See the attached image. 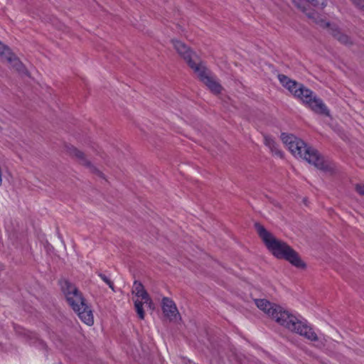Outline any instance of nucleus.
<instances>
[{
  "label": "nucleus",
  "mask_w": 364,
  "mask_h": 364,
  "mask_svg": "<svg viewBox=\"0 0 364 364\" xmlns=\"http://www.w3.org/2000/svg\"><path fill=\"white\" fill-rule=\"evenodd\" d=\"M255 303L258 309L274 319L279 325L304 336L311 341L318 340L312 328L300 317L284 309L282 306L270 303L266 299H255Z\"/></svg>",
  "instance_id": "1"
},
{
  "label": "nucleus",
  "mask_w": 364,
  "mask_h": 364,
  "mask_svg": "<svg viewBox=\"0 0 364 364\" xmlns=\"http://www.w3.org/2000/svg\"><path fill=\"white\" fill-rule=\"evenodd\" d=\"M280 139L286 148L296 159L306 161L318 169L327 171L329 164L314 148L292 134L282 133Z\"/></svg>",
  "instance_id": "2"
},
{
  "label": "nucleus",
  "mask_w": 364,
  "mask_h": 364,
  "mask_svg": "<svg viewBox=\"0 0 364 364\" xmlns=\"http://www.w3.org/2000/svg\"><path fill=\"white\" fill-rule=\"evenodd\" d=\"M257 232L268 250L277 258L284 259L298 268H304L305 264L299 255L286 242L276 238L259 224L255 225Z\"/></svg>",
  "instance_id": "3"
},
{
  "label": "nucleus",
  "mask_w": 364,
  "mask_h": 364,
  "mask_svg": "<svg viewBox=\"0 0 364 364\" xmlns=\"http://www.w3.org/2000/svg\"><path fill=\"white\" fill-rule=\"evenodd\" d=\"M61 290L67 302L77 313L79 318L86 325L91 326L94 323V316L90 306L85 301L81 292L72 283L67 280L60 282Z\"/></svg>",
  "instance_id": "4"
},
{
  "label": "nucleus",
  "mask_w": 364,
  "mask_h": 364,
  "mask_svg": "<svg viewBox=\"0 0 364 364\" xmlns=\"http://www.w3.org/2000/svg\"><path fill=\"white\" fill-rule=\"evenodd\" d=\"M278 79L285 88L296 97L300 99L312 111L319 114H328L327 107L323 101L316 97L311 90L284 75H279Z\"/></svg>",
  "instance_id": "5"
},
{
  "label": "nucleus",
  "mask_w": 364,
  "mask_h": 364,
  "mask_svg": "<svg viewBox=\"0 0 364 364\" xmlns=\"http://www.w3.org/2000/svg\"><path fill=\"white\" fill-rule=\"evenodd\" d=\"M299 1V0H293L294 4L298 9L304 12L309 18L313 19V21L318 26L322 28H327L329 33L339 42L345 45H348L352 43L350 38L346 33H343L336 23L326 21L317 12H307L305 6L300 4Z\"/></svg>",
  "instance_id": "6"
},
{
  "label": "nucleus",
  "mask_w": 364,
  "mask_h": 364,
  "mask_svg": "<svg viewBox=\"0 0 364 364\" xmlns=\"http://www.w3.org/2000/svg\"><path fill=\"white\" fill-rule=\"evenodd\" d=\"M132 294L134 295L133 301L136 311L141 319L144 318L143 305L145 304L150 309H154L153 302L141 282L135 281L132 287Z\"/></svg>",
  "instance_id": "7"
},
{
  "label": "nucleus",
  "mask_w": 364,
  "mask_h": 364,
  "mask_svg": "<svg viewBox=\"0 0 364 364\" xmlns=\"http://www.w3.org/2000/svg\"><path fill=\"white\" fill-rule=\"evenodd\" d=\"M171 42L176 52L184 59L193 70L202 64L196 58L195 53L185 43L177 40H172Z\"/></svg>",
  "instance_id": "8"
},
{
  "label": "nucleus",
  "mask_w": 364,
  "mask_h": 364,
  "mask_svg": "<svg viewBox=\"0 0 364 364\" xmlns=\"http://www.w3.org/2000/svg\"><path fill=\"white\" fill-rule=\"evenodd\" d=\"M194 73L198 75L200 80L215 94H218L222 90L221 85L210 74L202 63L199 65L195 70Z\"/></svg>",
  "instance_id": "9"
},
{
  "label": "nucleus",
  "mask_w": 364,
  "mask_h": 364,
  "mask_svg": "<svg viewBox=\"0 0 364 364\" xmlns=\"http://www.w3.org/2000/svg\"><path fill=\"white\" fill-rule=\"evenodd\" d=\"M162 310L164 316L170 321L176 322L181 320V315L176 304L168 297L162 299Z\"/></svg>",
  "instance_id": "10"
},
{
  "label": "nucleus",
  "mask_w": 364,
  "mask_h": 364,
  "mask_svg": "<svg viewBox=\"0 0 364 364\" xmlns=\"http://www.w3.org/2000/svg\"><path fill=\"white\" fill-rule=\"evenodd\" d=\"M0 56L4 58L12 68L16 69L18 71H22L23 70V66L22 63L18 60V58L11 52L9 48L4 45L0 41Z\"/></svg>",
  "instance_id": "11"
},
{
  "label": "nucleus",
  "mask_w": 364,
  "mask_h": 364,
  "mask_svg": "<svg viewBox=\"0 0 364 364\" xmlns=\"http://www.w3.org/2000/svg\"><path fill=\"white\" fill-rule=\"evenodd\" d=\"M67 152L70 154V156L75 158L79 161L80 163L85 166H89L90 162L87 160L85 156L84 153L81 151L78 150L75 146H70L67 147Z\"/></svg>",
  "instance_id": "12"
},
{
  "label": "nucleus",
  "mask_w": 364,
  "mask_h": 364,
  "mask_svg": "<svg viewBox=\"0 0 364 364\" xmlns=\"http://www.w3.org/2000/svg\"><path fill=\"white\" fill-rule=\"evenodd\" d=\"M264 144L273 154L281 158L283 156V151L279 149L278 144L273 139L266 136L264 138Z\"/></svg>",
  "instance_id": "13"
},
{
  "label": "nucleus",
  "mask_w": 364,
  "mask_h": 364,
  "mask_svg": "<svg viewBox=\"0 0 364 364\" xmlns=\"http://www.w3.org/2000/svg\"><path fill=\"white\" fill-rule=\"evenodd\" d=\"M312 6L323 8L326 5V0H306Z\"/></svg>",
  "instance_id": "14"
},
{
  "label": "nucleus",
  "mask_w": 364,
  "mask_h": 364,
  "mask_svg": "<svg viewBox=\"0 0 364 364\" xmlns=\"http://www.w3.org/2000/svg\"><path fill=\"white\" fill-rule=\"evenodd\" d=\"M98 276L102 279L103 282H105L112 289H114V284L111 279L107 277L105 274L99 273Z\"/></svg>",
  "instance_id": "15"
},
{
  "label": "nucleus",
  "mask_w": 364,
  "mask_h": 364,
  "mask_svg": "<svg viewBox=\"0 0 364 364\" xmlns=\"http://www.w3.org/2000/svg\"><path fill=\"white\" fill-rule=\"evenodd\" d=\"M351 1L355 6L364 11V0H351Z\"/></svg>",
  "instance_id": "16"
},
{
  "label": "nucleus",
  "mask_w": 364,
  "mask_h": 364,
  "mask_svg": "<svg viewBox=\"0 0 364 364\" xmlns=\"http://www.w3.org/2000/svg\"><path fill=\"white\" fill-rule=\"evenodd\" d=\"M355 190L360 196H364V184H356Z\"/></svg>",
  "instance_id": "17"
}]
</instances>
